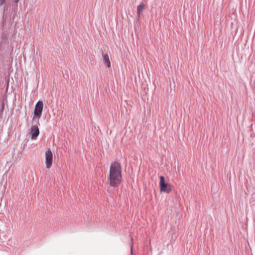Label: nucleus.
Returning <instances> with one entry per match:
<instances>
[{"label": "nucleus", "instance_id": "2", "mask_svg": "<svg viewBox=\"0 0 255 255\" xmlns=\"http://www.w3.org/2000/svg\"><path fill=\"white\" fill-rule=\"evenodd\" d=\"M160 190L161 192L166 193L171 191L170 186L165 182L164 177L163 176L160 177Z\"/></svg>", "mask_w": 255, "mask_h": 255}, {"label": "nucleus", "instance_id": "7", "mask_svg": "<svg viewBox=\"0 0 255 255\" xmlns=\"http://www.w3.org/2000/svg\"><path fill=\"white\" fill-rule=\"evenodd\" d=\"M144 8V4L143 3H140L138 5L137 8V12L138 17H140V13L143 11Z\"/></svg>", "mask_w": 255, "mask_h": 255}, {"label": "nucleus", "instance_id": "3", "mask_svg": "<svg viewBox=\"0 0 255 255\" xmlns=\"http://www.w3.org/2000/svg\"><path fill=\"white\" fill-rule=\"evenodd\" d=\"M53 154L49 148H48L45 152V164L47 168H49L52 165Z\"/></svg>", "mask_w": 255, "mask_h": 255}, {"label": "nucleus", "instance_id": "9", "mask_svg": "<svg viewBox=\"0 0 255 255\" xmlns=\"http://www.w3.org/2000/svg\"><path fill=\"white\" fill-rule=\"evenodd\" d=\"M3 108H4V104H2L1 106V109H0L1 112H2Z\"/></svg>", "mask_w": 255, "mask_h": 255}, {"label": "nucleus", "instance_id": "8", "mask_svg": "<svg viewBox=\"0 0 255 255\" xmlns=\"http://www.w3.org/2000/svg\"><path fill=\"white\" fill-rule=\"evenodd\" d=\"M19 0H14V2L17 3ZM5 2V0H0V6L2 5Z\"/></svg>", "mask_w": 255, "mask_h": 255}, {"label": "nucleus", "instance_id": "4", "mask_svg": "<svg viewBox=\"0 0 255 255\" xmlns=\"http://www.w3.org/2000/svg\"><path fill=\"white\" fill-rule=\"evenodd\" d=\"M43 103L42 101H39L35 105L34 114L36 117H40L42 112Z\"/></svg>", "mask_w": 255, "mask_h": 255}, {"label": "nucleus", "instance_id": "10", "mask_svg": "<svg viewBox=\"0 0 255 255\" xmlns=\"http://www.w3.org/2000/svg\"><path fill=\"white\" fill-rule=\"evenodd\" d=\"M132 246H131V251H132Z\"/></svg>", "mask_w": 255, "mask_h": 255}, {"label": "nucleus", "instance_id": "5", "mask_svg": "<svg viewBox=\"0 0 255 255\" xmlns=\"http://www.w3.org/2000/svg\"><path fill=\"white\" fill-rule=\"evenodd\" d=\"M29 134L32 139H35L39 134V129L37 126H33L30 129Z\"/></svg>", "mask_w": 255, "mask_h": 255}, {"label": "nucleus", "instance_id": "1", "mask_svg": "<svg viewBox=\"0 0 255 255\" xmlns=\"http://www.w3.org/2000/svg\"><path fill=\"white\" fill-rule=\"evenodd\" d=\"M122 180V169L121 164L117 161L113 162L110 165L107 183L112 187H118Z\"/></svg>", "mask_w": 255, "mask_h": 255}, {"label": "nucleus", "instance_id": "6", "mask_svg": "<svg viewBox=\"0 0 255 255\" xmlns=\"http://www.w3.org/2000/svg\"><path fill=\"white\" fill-rule=\"evenodd\" d=\"M103 57V61L106 66L109 68L111 67V62L110 61L109 55L107 54H102Z\"/></svg>", "mask_w": 255, "mask_h": 255}]
</instances>
